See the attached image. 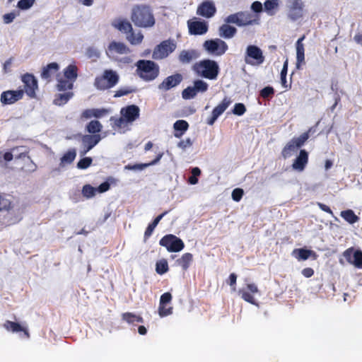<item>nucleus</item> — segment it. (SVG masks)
Returning a JSON list of instances; mask_svg holds the SVG:
<instances>
[{
    "label": "nucleus",
    "instance_id": "f257e3e1",
    "mask_svg": "<svg viewBox=\"0 0 362 362\" xmlns=\"http://www.w3.org/2000/svg\"><path fill=\"white\" fill-rule=\"evenodd\" d=\"M131 21L136 27L143 28H151L156 23L151 8L145 4L135 5L132 7Z\"/></svg>",
    "mask_w": 362,
    "mask_h": 362
},
{
    "label": "nucleus",
    "instance_id": "f03ea898",
    "mask_svg": "<svg viewBox=\"0 0 362 362\" xmlns=\"http://www.w3.org/2000/svg\"><path fill=\"white\" fill-rule=\"evenodd\" d=\"M193 70L199 76L214 80L218 75L219 66L214 60L204 59L194 64Z\"/></svg>",
    "mask_w": 362,
    "mask_h": 362
},
{
    "label": "nucleus",
    "instance_id": "7ed1b4c3",
    "mask_svg": "<svg viewBox=\"0 0 362 362\" xmlns=\"http://www.w3.org/2000/svg\"><path fill=\"white\" fill-rule=\"evenodd\" d=\"M227 23L235 24L239 27L258 25L259 18L257 14L250 11H240L229 15L224 21Z\"/></svg>",
    "mask_w": 362,
    "mask_h": 362
},
{
    "label": "nucleus",
    "instance_id": "20e7f679",
    "mask_svg": "<svg viewBox=\"0 0 362 362\" xmlns=\"http://www.w3.org/2000/svg\"><path fill=\"white\" fill-rule=\"evenodd\" d=\"M136 73L146 81L155 79L159 73L158 66L150 60H139L136 62Z\"/></svg>",
    "mask_w": 362,
    "mask_h": 362
},
{
    "label": "nucleus",
    "instance_id": "39448f33",
    "mask_svg": "<svg viewBox=\"0 0 362 362\" xmlns=\"http://www.w3.org/2000/svg\"><path fill=\"white\" fill-rule=\"evenodd\" d=\"M140 109L137 105H130L120 110L121 117L115 122V125L122 128L127 124H132L139 117Z\"/></svg>",
    "mask_w": 362,
    "mask_h": 362
},
{
    "label": "nucleus",
    "instance_id": "423d86ee",
    "mask_svg": "<svg viewBox=\"0 0 362 362\" xmlns=\"http://www.w3.org/2000/svg\"><path fill=\"white\" fill-rule=\"evenodd\" d=\"M105 53L110 59L118 60L120 55L130 53V49L124 42L113 40L107 45Z\"/></svg>",
    "mask_w": 362,
    "mask_h": 362
},
{
    "label": "nucleus",
    "instance_id": "0eeeda50",
    "mask_svg": "<svg viewBox=\"0 0 362 362\" xmlns=\"http://www.w3.org/2000/svg\"><path fill=\"white\" fill-rule=\"evenodd\" d=\"M203 47L209 54L216 56L223 55L228 49L227 44L220 38L206 40Z\"/></svg>",
    "mask_w": 362,
    "mask_h": 362
},
{
    "label": "nucleus",
    "instance_id": "6e6552de",
    "mask_svg": "<svg viewBox=\"0 0 362 362\" xmlns=\"http://www.w3.org/2000/svg\"><path fill=\"white\" fill-rule=\"evenodd\" d=\"M176 43L171 40L163 41L157 45L153 52L154 59H162L167 57L176 49Z\"/></svg>",
    "mask_w": 362,
    "mask_h": 362
},
{
    "label": "nucleus",
    "instance_id": "1a4fd4ad",
    "mask_svg": "<svg viewBox=\"0 0 362 362\" xmlns=\"http://www.w3.org/2000/svg\"><path fill=\"white\" fill-rule=\"evenodd\" d=\"M245 61L251 65H260L264 61L262 49L255 45H249L246 49Z\"/></svg>",
    "mask_w": 362,
    "mask_h": 362
},
{
    "label": "nucleus",
    "instance_id": "9d476101",
    "mask_svg": "<svg viewBox=\"0 0 362 362\" xmlns=\"http://www.w3.org/2000/svg\"><path fill=\"white\" fill-rule=\"evenodd\" d=\"M160 245L165 247L169 252H179L184 248L182 240L173 235H168L160 241Z\"/></svg>",
    "mask_w": 362,
    "mask_h": 362
},
{
    "label": "nucleus",
    "instance_id": "9b49d317",
    "mask_svg": "<svg viewBox=\"0 0 362 362\" xmlns=\"http://www.w3.org/2000/svg\"><path fill=\"white\" fill-rule=\"evenodd\" d=\"M288 16L292 21H296L303 16V4L300 0H288Z\"/></svg>",
    "mask_w": 362,
    "mask_h": 362
},
{
    "label": "nucleus",
    "instance_id": "f8f14e48",
    "mask_svg": "<svg viewBox=\"0 0 362 362\" xmlns=\"http://www.w3.org/2000/svg\"><path fill=\"white\" fill-rule=\"evenodd\" d=\"M23 94V90L4 91L1 95L0 100L3 105H11L21 100Z\"/></svg>",
    "mask_w": 362,
    "mask_h": 362
},
{
    "label": "nucleus",
    "instance_id": "ddd939ff",
    "mask_svg": "<svg viewBox=\"0 0 362 362\" xmlns=\"http://www.w3.org/2000/svg\"><path fill=\"white\" fill-rule=\"evenodd\" d=\"M231 103L232 101L229 98L226 97L223 98L222 102L213 110L211 116L207 119V124L213 125L218 117L224 112Z\"/></svg>",
    "mask_w": 362,
    "mask_h": 362
},
{
    "label": "nucleus",
    "instance_id": "4468645a",
    "mask_svg": "<svg viewBox=\"0 0 362 362\" xmlns=\"http://www.w3.org/2000/svg\"><path fill=\"white\" fill-rule=\"evenodd\" d=\"M182 76L180 74L169 76L158 85V88L163 91H168L179 85L182 81Z\"/></svg>",
    "mask_w": 362,
    "mask_h": 362
},
{
    "label": "nucleus",
    "instance_id": "2eb2a0df",
    "mask_svg": "<svg viewBox=\"0 0 362 362\" xmlns=\"http://www.w3.org/2000/svg\"><path fill=\"white\" fill-rule=\"evenodd\" d=\"M22 81L25 84V91L28 96L34 98L35 90L37 89V81L32 74H26L22 77Z\"/></svg>",
    "mask_w": 362,
    "mask_h": 362
},
{
    "label": "nucleus",
    "instance_id": "dca6fc26",
    "mask_svg": "<svg viewBox=\"0 0 362 362\" xmlns=\"http://www.w3.org/2000/svg\"><path fill=\"white\" fill-rule=\"evenodd\" d=\"M172 296H160L158 307V314L160 317H163L173 313V306L171 305Z\"/></svg>",
    "mask_w": 362,
    "mask_h": 362
},
{
    "label": "nucleus",
    "instance_id": "f3484780",
    "mask_svg": "<svg viewBox=\"0 0 362 362\" xmlns=\"http://www.w3.org/2000/svg\"><path fill=\"white\" fill-rule=\"evenodd\" d=\"M216 11V8L214 3L211 1H205L198 6L197 13L209 18L214 16Z\"/></svg>",
    "mask_w": 362,
    "mask_h": 362
},
{
    "label": "nucleus",
    "instance_id": "a211bd4d",
    "mask_svg": "<svg viewBox=\"0 0 362 362\" xmlns=\"http://www.w3.org/2000/svg\"><path fill=\"white\" fill-rule=\"evenodd\" d=\"M343 255L349 263L353 264L358 268H362L361 251H354V249L350 248L346 250Z\"/></svg>",
    "mask_w": 362,
    "mask_h": 362
},
{
    "label": "nucleus",
    "instance_id": "6ab92c4d",
    "mask_svg": "<svg viewBox=\"0 0 362 362\" xmlns=\"http://www.w3.org/2000/svg\"><path fill=\"white\" fill-rule=\"evenodd\" d=\"M188 28L192 35H204L208 31V24L205 21H188Z\"/></svg>",
    "mask_w": 362,
    "mask_h": 362
},
{
    "label": "nucleus",
    "instance_id": "aec40b11",
    "mask_svg": "<svg viewBox=\"0 0 362 362\" xmlns=\"http://www.w3.org/2000/svg\"><path fill=\"white\" fill-rule=\"evenodd\" d=\"M308 162V153L305 150H300L299 155L294 160L292 168L293 170L302 172Z\"/></svg>",
    "mask_w": 362,
    "mask_h": 362
},
{
    "label": "nucleus",
    "instance_id": "412c9836",
    "mask_svg": "<svg viewBox=\"0 0 362 362\" xmlns=\"http://www.w3.org/2000/svg\"><path fill=\"white\" fill-rule=\"evenodd\" d=\"M225 22L218 28V35L225 39H230L234 37L237 33V29Z\"/></svg>",
    "mask_w": 362,
    "mask_h": 362
},
{
    "label": "nucleus",
    "instance_id": "4be33fe9",
    "mask_svg": "<svg viewBox=\"0 0 362 362\" xmlns=\"http://www.w3.org/2000/svg\"><path fill=\"white\" fill-rule=\"evenodd\" d=\"M101 140L99 134H86L82 137V144L83 146H88V150L92 149Z\"/></svg>",
    "mask_w": 362,
    "mask_h": 362
},
{
    "label": "nucleus",
    "instance_id": "5701e85b",
    "mask_svg": "<svg viewBox=\"0 0 362 362\" xmlns=\"http://www.w3.org/2000/svg\"><path fill=\"white\" fill-rule=\"evenodd\" d=\"M4 327L8 332H24L27 337H29V333L26 328L22 327L19 323L6 320L4 324Z\"/></svg>",
    "mask_w": 362,
    "mask_h": 362
},
{
    "label": "nucleus",
    "instance_id": "b1692460",
    "mask_svg": "<svg viewBox=\"0 0 362 362\" xmlns=\"http://www.w3.org/2000/svg\"><path fill=\"white\" fill-rule=\"evenodd\" d=\"M198 57L197 52L194 49L182 50L179 54V60L182 64H189Z\"/></svg>",
    "mask_w": 362,
    "mask_h": 362
},
{
    "label": "nucleus",
    "instance_id": "393cba45",
    "mask_svg": "<svg viewBox=\"0 0 362 362\" xmlns=\"http://www.w3.org/2000/svg\"><path fill=\"white\" fill-rule=\"evenodd\" d=\"M304 39V36L299 38L296 42V59L297 69H300V64L304 63L305 60V54H304V45L302 43V41Z\"/></svg>",
    "mask_w": 362,
    "mask_h": 362
},
{
    "label": "nucleus",
    "instance_id": "a878e982",
    "mask_svg": "<svg viewBox=\"0 0 362 362\" xmlns=\"http://www.w3.org/2000/svg\"><path fill=\"white\" fill-rule=\"evenodd\" d=\"M57 88L59 91H64L73 88L74 83L64 76H62L60 74L57 75Z\"/></svg>",
    "mask_w": 362,
    "mask_h": 362
},
{
    "label": "nucleus",
    "instance_id": "bb28decb",
    "mask_svg": "<svg viewBox=\"0 0 362 362\" xmlns=\"http://www.w3.org/2000/svg\"><path fill=\"white\" fill-rule=\"evenodd\" d=\"M122 319L129 325H135V323H143L144 322L143 317L141 315H138L129 312L122 313Z\"/></svg>",
    "mask_w": 362,
    "mask_h": 362
},
{
    "label": "nucleus",
    "instance_id": "cd10ccee",
    "mask_svg": "<svg viewBox=\"0 0 362 362\" xmlns=\"http://www.w3.org/2000/svg\"><path fill=\"white\" fill-rule=\"evenodd\" d=\"M112 25L127 35L133 30L132 24L127 20H119L113 23Z\"/></svg>",
    "mask_w": 362,
    "mask_h": 362
},
{
    "label": "nucleus",
    "instance_id": "c85d7f7f",
    "mask_svg": "<svg viewBox=\"0 0 362 362\" xmlns=\"http://www.w3.org/2000/svg\"><path fill=\"white\" fill-rule=\"evenodd\" d=\"M59 69V64L56 62H52L43 68L41 74V77L44 79H49L53 73L57 72Z\"/></svg>",
    "mask_w": 362,
    "mask_h": 362
},
{
    "label": "nucleus",
    "instance_id": "c756f323",
    "mask_svg": "<svg viewBox=\"0 0 362 362\" xmlns=\"http://www.w3.org/2000/svg\"><path fill=\"white\" fill-rule=\"evenodd\" d=\"M74 95L72 92H66L64 93H58L55 95L54 104L56 105H62L66 103Z\"/></svg>",
    "mask_w": 362,
    "mask_h": 362
},
{
    "label": "nucleus",
    "instance_id": "7c9ffc66",
    "mask_svg": "<svg viewBox=\"0 0 362 362\" xmlns=\"http://www.w3.org/2000/svg\"><path fill=\"white\" fill-rule=\"evenodd\" d=\"M64 78L69 79L71 82H74L77 78V67L75 65H69L64 70Z\"/></svg>",
    "mask_w": 362,
    "mask_h": 362
},
{
    "label": "nucleus",
    "instance_id": "2f4dec72",
    "mask_svg": "<svg viewBox=\"0 0 362 362\" xmlns=\"http://www.w3.org/2000/svg\"><path fill=\"white\" fill-rule=\"evenodd\" d=\"M12 208L11 197L0 194V211H8Z\"/></svg>",
    "mask_w": 362,
    "mask_h": 362
},
{
    "label": "nucleus",
    "instance_id": "473e14b6",
    "mask_svg": "<svg viewBox=\"0 0 362 362\" xmlns=\"http://www.w3.org/2000/svg\"><path fill=\"white\" fill-rule=\"evenodd\" d=\"M298 150V147L296 146L295 143L292 141H289L282 151V156L286 159L292 156Z\"/></svg>",
    "mask_w": 362,
    "mask_h": 362
},
{
    "label": "nucleus",
    "instance_id": "72a5a7b5",
    "mask_svg": "<svg viewBox=\"0 0 362 362\" xmlns=\"http://www.w3.org/2000/svg\"><path fill=\"white\" fill-rule=\"evenodd\" d=\"M127 40L133 45H139L141 43L144 35L141 32H138L137 33H135L134 30L131 31L127 36H126Z\"/></svg>",
    "mask_w": 362,
    "mask_h": 362
},
{
    "label": "nucleus",
    "instance_id": "f704fd0d",
    "mask_svg": "<svg viewBox=\"0 0 362 362\" xmlns=\"http://www.w3.org/2000/svg\"><path fill=\"white\" fill-rule=\"evenodd\" d=\"M76 156V151L75 149H71L68 151L60 160V166L64 167L65 165L71 163L75 159Z\"/></svg>",
    "mask_w": 362,
    "mask_h": 362
},
{
    "label": "nucleus",
    "instance_id": "c9c22d12",
    "mask_svg": "<svg viewBox=\"0 0 362 362\" xmlns=\"http://www.w3.org/2000/svg\"><path fill=\"white\" fill-rule=\"evenodd\" d=\"M104 73L105 79L107 80V83H108L109 86L111 88L115 86L119 81V76L116 71L112 70H105Z\"/></svg>",
    "mask_w": 362,
    "mask_h": 362
},
{
    "label": "nucleus",
    "instance_id": "e433bc0d",
    "mask_svg": "<svg viewBox=\"0 0 362 362\" xmlns=\"http://www.w3.org/2000/svg\"><path fill=\"white\" fill-rule=\"evenodd\" d=\"M311 250L304 249H296L292 252V255L298 260H305L309 258L312 254Z\"/></svg>",
    "mask_w": 362,
    "mask_h": 362
},
{
    "label": "nucleus",
    "instance_id": "4c0bfd02",
    "mask_svg": "<svg viewBox=\"0 0 362 362\" xmlns=\"http://www.w3.org/2000/svg\"><path fill=\"white\" fill-rule=\"evenodd\" d=\"M192 255L190 253L184 254L181 258L177 260V263L182 267L184 270H187L189 264L192 261Z\"/></svg>",
    "mask_w": 362,
    "mask_h": 362
},
{
    "label": "nucleus",
    "instance_id": "58836bf2",
    "mask_svg": "<svg viewBox=\"0 0 362 362\" xmlns=\"http://www.w3.org/2000/svg\"><path fill=\"white\" fill-rule=\"evenodd\" d=\"M264 6L266 12L269 15L272 16L275 13L274 10L279 6L278 0H267L264 2Z\"/></svg>",
    "mask_w": 362,
    "mask_h": 362
},
{
    "label": "nucleus",
    "instance_id": "ea45409f",
    "mask_svg": "<svg viewBox=\"0 0 362 362\" xmlns=\"http://www.w3.org/2000/svg\"><path fill=\"white\" fill-rule=\"evenodd\" d=\"M166 213L167 212H164L162 214H160L158 216H157L154 219V221L148 226V228H146V230L145 231V234H144L146 238L149 237L152 234L154 228L158 224V223L161 220V218L166 214Z\"/></svg>",
    "mask_w": 362,
    "mask_h": 362
},
{
    "label": "nucleus",
    "instance_id": "a19ab883",
    "mask_svg": "<svg viewBox=\"0 0 362 362\" xmlns=\"http://www.w3.org/2000/svg\"><path fill=\"white\" fill-rule=\"evenodd\" d=\"M107 82V81L105 77V73L103 72L102 76L97 77L95 78L94 85L98 89L105 90L111 88L110 86H109V84Z\"/></svg>",
    "mask_w": 362,
    "mask_h": 362
},
{
    "label": "nucleus",
    "instance_id": "79ce46f5",
    "mask_svg": "<svg viewBox=\"0 0 362 362\" xmlns=\"http://www.w3.org/2000/svg\"><path fill=\"white\" fill-rule=\"evenodd\" d=\"M86 129L89 133L96 134V133H98L101 131L102 124L98 120H93L88 123Z\"/></svg>",
    "mask_w": 362,
    "mask_h": 362
},
{
    "label": "nucleus",
    "instance_id": "37998d69",
    "mask_svg": "<svg viewBox=\"0 0 362 362\" xmlns=\"http://www.w3.org/2000/svg\"><path fill=\"white\" fill-rule=\"evenodd\" d=\"M341 216L349 223H354L358 221V217L355 215L352 210H346L341 212Z\"/></svg>",
    "mask_w": 362,
    "mask_h": 362
},
{
    "label": "nucleus",
    "instance_id": "c03bdc74",
    "mask_svg": "<svg viewBox=\"0 0 362 362\" xmlns=\"http://www.w3.org/2000/svg\"><path fill=\"white\" fill-rule=\"evenodd\" d=\"M193 88L197 94L198 93H204L208 89V84L202 80H196L194 82Z\"/></svg>",
    "mask_w": 362,
    "mask_h": 362
},
{
    "label": "nucleus",
    "instance_id": "a18cd8bd",
    "mask_svg": "<svg viewBox=\"0 0 362 362\" xmlns=\"http://www.w3.org/2000/svg\"><path fill=\"white\" fill-rule=\"evenodd\" d=\"M168 270V262L165 259H161L156 262V271L159 274H163Z\"/></svg>",
    "mask_w": 362,
    "mask_h": 362
},
{
    "label": "nucleus",
    "instance_id": "49530a36",
    "mask_svg": "<svg viewBox=\"0 0 362 362\" xmlns=\"http://www.w3.org/2000/svg\"><path fill=\"white\" fill-rule=\"evenodd\" d=\"M189 124L185 120H177L175 122L173 127L175 131H181L182 132H185L188 129Z\"/></svg>",
    "mask_w": 362,
    "mask_h": 362
},
{
    "label": "nucleus",
    "instance_id": "de8ad7c7",
    "mask_svg": "<svg viewBox=\"0 0 362 362\" xmlns=\"http://www.w3.org/2000/svg\"><path fill=\"white\" fill-rule=\"evenodd\" d=\"M308 137H309L308 133L305 132V133H303V134H301L299 137L293 139L291 141L293 143H295L296 146L298 147V148H299L308 140Z\"/></svg>",
    "mask_w": 362,
    "mask_h": 362
},
{
    "label": "nucleus",
    "instance_id": "09e8293b",
    "mask_svg": "<svg viewBox=\"0 0 362 362\" xmlns=\"http://www.w3.org/2000/svg\"><path fill=\"white\" fill-rule=\"evenodd\" d=\"M35 2V0H20L17 7L21 10H28L33 6Z\"/></svg>",
    "mask_w": 362,
    "mask_h": 362
},
{
    "label": "nucleus",
    "instance_id": "8fccbe9b",
    "mask_svg": "<svg viewBox=\"0 0 362 362\" xmlns=\"http://www.w3.org/2000/svg\"><path fill=\"white\" fill-rule=\"evenodd\" d=\"M197 93L193 88V86H189L187 88L184 89L182 95L184 99H191L196 96Z\"/></svg>",
    "mask_w": 362,
    "mask_h": 362
},
{
    "label": "nucleus",
    "instance_id": "3c124183",
    "mask_svg": "<svg viewBox=\"0 0 362 362\" xmlns=\"http://www.w3.org/2000/svg\"><path fill=\"white\" fill-rule=\"evenodd\" d=\"M97 189L90 185H85L83 188V194L87 198H90L95 195V192Z\"/></svg>",
    "mask_w": 362,
    "mask_h": 362
},
{
    "label": "nucleus",
    "instance_id": "603ef678",
    "mask_svg": "<svg viewBox=\"0 0 362 362\" xmlns=\"http://www.w3.org/2000/svg\"><path fill=\"white\" fill-rule=\"evenodd\" d=\"M92 163V158L89 157H86L81 159L78 163L77 167L80 169H86L89 167Z\"/></svg>",
    "mask_w": 362,
    "mask_h": 362
},
{
    "label": "nucleus",
    "instance_id": "864d4df0",
    "mask_svg": "<svg viewBox=\"0 0 362 362\" xmlns=\"http://www.w3.org/2000/svg\"><path fill=\"white\" fill-rule=\"evenodd\" d=\"M86 54L88 58L98 59L100 57V52L98 49L90 47L86 49Z\"/></svg>",
    "mask_w": 362,
    "mask_h": 362
},
{
    "label": "nucleus",
    "instance_id": "5fc2aeb1",
    "mask_svg": "<svg viewBox=\"0 0 362 362\" xmlns=\"http://www.w3.org/2000/svg\"><path fill=\"white\" fill-rule=\"evenodd\" d=\"M246 111V108L243 103H236L233 110V113L236 115H243Z\"/></svg>",
    "mask_w": 362,
    "mask_h": 362
},
{
    "label": "nucleus",
    "instance_id": "6e6d98bb",
    "mask_svg": "<svg viewBox=\"0 0 362 362\" xmlns=\"http://www.w3.org/2000/svg\"><path fill=\"white\" fill-rule=\"evenodd\" d=\"M244 194V192L240 188H236L232 192V198L235 202H239Z\"/></svg>",
    "mask_w": 362,
    "mask_h": 362
},
{
    "label": "nucleus",
    "instance_id": "4d7b16f0",
    "mask_svg": "<svg viewBox=\"0 0 362 362\" xmlns=\"http://www.w3.org/2000/svg\"><path fill=\"white\" fill-rule=\"evenodd\" d=\"M274 90L272 87L267 86L261 90L260 95L262 98H267L270 97L271 95H272L274 94Z\"/></svg>",
    "mask_w": 362,
    "mask_h": 362
},
{
    "label": "nucleus",
    "instance_id": "13d9d810",
    "mask_svg": "<svg viewBox=\"0 0 362 362\" xmlns=\"http://www.w3.org/2000/svg\"><path fill=\"white\" fill-rule=\"evenodd\" d=\"M192 145V141L190 138H187L186 140H182L177 144V146L184 151Z\"/></svg>",
    "mask_w": 362,
    "mask_h": 362
},
{
    "label": "nucleus",
    "instance_id": "bf43d9fd",
    "mask_svg": "<svg viewBox=\"0 0 362 362\" xmlns=\"http://www.w3.org/2000/svg\"><path fill=\"white\" fill-rule=\"evenodd\" d=\"M16 16V14L13 12L4 14L3 16V20H4V23L8 24L11 22H13V21L15 19Z\"/></svg>",
    "mask_w": 362,
    "mask_h": 362
},
{
    "label": "nucleus",
    "instance_id": "052dcab7",
    "mask_svg": "<svg viewBox=\"0 0 362 362\" xmlns=\"http://www.w3.org/2000/svg\"><path fill=\"white\" fill-rule=\"evenodd\" d=\"M148 166H149V164L144 163V164H138V165H127L125 167V168L129 169V170H144V168H146Z\"/></svg>",
    "mask_w": 362,
    "mask_h": 362
},
{
    "label": "nucleus",
    "instance_id": "680f3d73",
    "mask_svg": "<svg viewBox=\"0 0 362 362\" xmlns=\"http://www.w3.org/2000/svg\"><path fill=\"white\" fill-rule=\"evenodd\" d=\"M252 10L255 13H259L262 11V4L259 1H255L251 6Z\"/></svg>",
    "mask_w": 362,
    "mask_h": 362
},
{
    "label": "nucleus",
    "instance_id": "e2e57ef3",
    "mask_svg": "<svg viewBox=\"0 0 362 362\" xmlns=\"http://www.w3.org/2000/svg\"><path fill=\"white\" fill-rule=\"evenodd\" d=\"M132 92V90L129 88H123L120 89L115 92V97H121L125 95H127Z\"/></svg>",
    "mask_w": 362,
    "mask_h": 362
},
{
    "label": "nucleus",
    "instance_id": "0e129e2a",
    "mask_svg": "<svg viewBox=\"0 0 362 362\" xmlns=\"http://www.w3.org/2000/svg\"><path fill=\"white\" fill-rule=\"evenodd\" d=\"M109 189H110V184L107 182H105L102 183L101 185H100L98 188L96 189L99 192L103 193V192L107 191Z\"/></svg>",
    "mask_w": 362,
    "mask_h": 362
},
{
    "label": "nucleus",
    "instance_id": "69168bd1",
    "mask_svg": "<svg viewBox=\"0 0 362 362\" xmlns=\"http://www.w3.org/2000/svg\"><path fill=\"white\" fill-rule=\"evenodd\" d=\"M286 74H287V71H281V83L286 88H288L287 81H286Z\"/></svg>",
    "mask_w": 362,
    "mask_h": 362
},
{
    "label": "nucleus",
    "instance_id": "338daca9",
    "mask_svg": "<svg viewBox=\"0 0 362 362\" xmlns=\"http://www.w3.org/2000/svg\"><path fill=\"white\" fill-rule=\"evenodd\" d=\"M302 274H303V276L308 278L313 275L314 272L313 269L311 268H305L303 269Z\"/></svg>",
    "mask_w": 362,
    "mask_h": 362
},
{
    "label": "nucleus",
    "instance_id": "774afa93",
    "mask_svg": "<svg viewBox=\"0 0 362 362\" xmlns=\"http://www.w3.org/2000/svg\"><path fill=\"white\" fill-rule=\"evenodd\" d=\"M247 287L248 291L251 293H254L259 292L257 286L254 284H248Z\"/></svg>",
    "mask_w": 362,
    "mask_h": 362
}]
</instances>
